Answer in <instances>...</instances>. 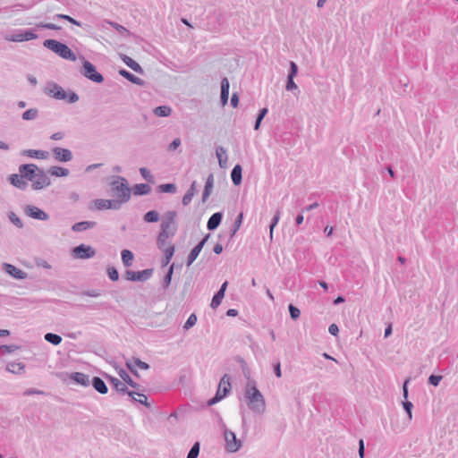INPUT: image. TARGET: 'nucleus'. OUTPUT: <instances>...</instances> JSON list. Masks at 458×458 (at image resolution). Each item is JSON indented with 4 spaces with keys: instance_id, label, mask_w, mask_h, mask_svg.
I'll return each mask as SVG.
<instances>
[{
    "instance_id": "f257e3e1",
    "label": "nucleus",
    "mask_w": 458,
    "mask_h": 458,
    "mask_svg": "<svg viewBox=\"0 0 458 458\" xmlns=\"http://www.w3.org/2000/svg\"><path fill=\"white\" fill-rule=\"evenodd\" d=\"M248 381L244 388V396L250 410L258 414H262L266 411V401L257 386V382L250 379L248 376Z\"/></svg>"
},
{
    "instance_id": "f03ea898",
    "label": "nucleus",
    "mask_w": 458,
    "mask_h": 458,
    "mask_svg": "<svg viewBox=\"0 0 458 458\" xmlns=\"http://www.w3.org/2000/svg\"><path fill=\"white\" fill-rule=\"evenodd\" d=\"M112 196L120 200L123 204L126 203L131 199V189L129 183L124 177L116 176L111 183Z\"/></svg>"
},
{
    "instance_id": "7ed1b4c3",
    "label": "nucleus",
    "mask_w": 458,
    "mask_h": 458,
    "mask_svg": "<svg viewBox=\"0 0 458 458\" xmlns=\"http://www.w3.org/2000/svg\"><path fill=\"white\" fill-rule=\"evenodd\" d=\"M43 46L65 60L76 61V55L63 42L56 39H46Z\"/></svg>"
},
{
    "instance_id": "20e7f679",
    "label": "nucleus",
    "mask_w": 458,
    "mask_h": 458,
    "mask_svg": "<svg viewBox=\"0 0 458 458\" xmlns=\"http://www.w3.org/2000/svg\"><path fill=\"white\" fill-rule=\"evenodd\" d=\"M81 73L93 82L102 83L104 81V76L98 72L96 66L91 62L86 60L84 57H82Z\"/></svg>"
},
{
    "instance_id": "39448f33",
    "label": "nucleus",
    "mask_w": 458,
    "mask_h": 458,
    "mask_svg": "<svg viewBox=\"0 0 458 458\" xmlns=\"http://www.w3.org/2000/svg\"><path fill=\"white\" fill-rule=\"evenodd\" d=\"M104 376L108 380V382L111 384L112 387L118 394H128L131 401H136V398L134 397L136 392L129 390L127 386L123 381H121L120 379L116 378L115 377H113L106 373H105Z\"/></svg>"
},
{
    "instance_id": "423d86ee",
    "label": "nucleus",
    "mask_w": 458,
    "mask_h": 458,
    "mask_svg": "<svg viewBox=\"0 0 458 458\" xmlns=\"http://www.w3.org/2000/svg\"><path fill=\"white\" fill-rule=\"evenodd\" d=\"M153 273V268H146L141 271L126 270L123 276L127 281L145 282L152 276Z\"/></svg>"
},
{
    "instance_id": "0eeeda50",
    "label": "nucleus",
    "mask_w": 458,
    "mask_h": 458,
    "mask_svg": "<svg viewBox=\"0 0 458 458\" xmlns=\"http://www.w3.org/2000/svg\"><path fill=\"white\" fill-rule=\"evenodd\" d=\"M72 256L73 259H88L96 255V250L90 245L81 243L72 249Z\"/></svg>"
},
{
    "instance_id": "6e6552de",
    "label": "nucleus",
    "mask_w": 458,
    "mask_h": 458,
    "mask_svg": "<svg viewBox=\"0 0 458 458\" xmlns=\"http://www.w3.org/2000/svg\"><path fill=\"white\" fill-rule=\"evenodd\" d=\"M50 184V177L42 168H39L37 176L33 179V182H31V188L35 191H40L48 187Z\"/></svg>"
},
{
    "instance_id": "1a4fd4ad",
    "label": "nucleus",
    "mask_w": 458,
    "mask_h": 458,
    "mask_svg": "<svg viewBox=\"0 0 458 458\" xmlns=\"http://www.w3.org/2000/svg\"><path fill=\"white\" fill-rule=\"evenodd\" d=\"M44 92L45 94L58 100L66 99V91L63 89V87L54 81L47 82Z\"/></svg>"
},
{
    "instance_id": "9d476101",
    "label": "nucleus",
    "mask_w": 458,
    "mask_h": 458,
    "mask_svg": "<svg viewBox=\"0 0 458 458\" xmlns=\"http://www.w3.org/2000/svg\"><path fill=\"white\" fill-rule=\"evenodd\" d=\"M40 167L35 164H22L19 166L21 177L24 180L33 182Z\"/></svg>"
},
{
    "instance_id": "9b49d317",
    "label": "nucleus",
    "mask_w": 458,
    "mask_h": 458,
    "mask_svg": "<svg viewBox=\"0 0 458 458\" xmlns=\"http://www.w3.org/2000/svg\"><path fill=\"white\" fill-rule=\"evenodd\" d=\"M123 203L116 199H97L94 200V206L98 210L102 209H114L119 210L122 208Z\"/></svg>"
},
{
    "instance_id": "f8f14e48",
    "label": "nucleus",
    "mask_w": 458,
    "mask_h": 458,
    "mask_svg": "<svg viewBox=\"0 0 458 458\" xmlns=\"http://www.w3.org/2000/svg\"><path fill=\"white\" fill-rule=\"evenodd\" d=\"M177 216L176 211H167L164 214L162 222L160 225V229L165 230L166 232H171L173 228L175 229V233L177 232V225L175 223V217Z\"/></svg>"
},
{
    "instance_id": "ddd939ff",
    "label": "nucleus",
    "mask_w": 458,
    "mask_h": 458,
    "mask_svg": "<svg viewBox=\"0 0 458 458\" xmlns=\"http://www.w3.org/2000/svg\"><path fill=\"white\" fill-rule=\"evenodd\" d=\"M225 439L226 442V450L228 452L235 453L240 449L242 443L239 439H237L234 432L225 429Z\"/></svg>"
},
{
    "instance_id": "4468645a",
    "label": "nucleus",
    "mask_w": 458,
    "mask_h": 458,
    "mask_svg": "<svg viewBox=\"0 0 458 458\" xmlns=\"http://www.w3.org/2000/svg\"><path fill=\"white\" fill-rule=\"evenodd\" d=\"M210 237V234H206L198 243L196 246L193 247V249L191 250L190 254L188 255L186 265L187 267H190L198 258L200 251L202 250L204 245L208 242V238Z\"/></svg>"
},
{
    "instance_id": "2eb2a0df",
    "label": "nucleus",
    "mask_w": 458,
    "mask_h": 458,
    "mask_svg": "<svg viewBox=\"0 0 458 458\" xmlns=\"http://www.w3.org/2000/svg\"><path fill=\"white\" fill-rule=\"evenodd\" d=\"M24 212L28 216L34 218V219H38V220H41V221H47L49 219V215L36 206H32V205L26 206L24 208Z\"/></svg>"
},
{
    "instance_id": "dca6fc26",
    "label": "nucleus",
    "mask_w": 458,
    "mask_h": 458,
    "mask_svg": "<svg viewBox=\"0 0 458 458\" xmlns=\"http://www.w3.org/2000/svg\"><path fill=\"white\" fill-rule=\"evenodd\" d=\"M54 158L58 162H69L72 159V152L69 148L55 147L52 148Z\"/></svg>"
},
{
    "instance_id": "f3484780",
    "label": "nucleus",
    "mask_w": 458,
    "mask_h": 458,
    "mask_svg": "<svg viewBox=\"0 0 458 458\" xmlns=\"http://www.w3.org/2000/svg\"><path fill=\"white\" fill-rule=\"evenodd\" d=\"M38 38V35L32 30H21L19 33L12 35L8 40L13 42L29 41Z\"/></svg>"
},
{
    "instance_id": "a211bd4d",
    "label": "nucleus",
    "mask_w": 458,
    "mask_h": 458,
    "mask_svg": "<svg viewBox=\"0 0 458 458\" xmlns=\"http://www.w3.org/2000/svg\"><path fill=\"white\" fill-rule=\"evenodd\" d=\"M69 378L77 385L82 386H90L91 379H89V376L82 372H72L70 374Z\"/></svg>"
},
{
    "instance_id": "6ab92c4d",
    "label": "nucleus",
    "mask_w": 458,
    "mask_h": 458,
    "mask_svg": "<svg viewBox=\"0 0 458 458\" xmlns=\"http://www.w3.org/2000/svg\"><path fill=\"white\" fill-rule=\"evenodd\" d=\"M21 155L38 159H47L49 157V152L41 149H24L21 152Z\"/></svg>"
},
{
    "instance_id": "aec40b11",
    "label": "nucleus",
    "mask_w": 458,
    "mask_h": 458,
    "mask_svg": "<svg viewBox=\"0 0 458 458\" xmlns=\"http://www.w3.org/2000/svg\"><path fill=\"white\" fill-rule=\"evenodd\" d=\"M9 182L19 190L25 191L28 188V182L21 177V174H13L8 177Z\"/></svg>"
},
{
    "instance_id": "412c9836",
    "label": "nucleus",
    "mask_w": 458,
    "mask_h": 458,
    "mask_svg": "<svg viewBox=\"0 0 458 458\" xmlns=\"http://www.w3.org/2000/svg\"><path fill=\"white\" fill-rule=\"evenodd\" d=\"M90 385H92L93 388L101 394H106L108 392L106 384L99 377H93L90 380Z\"/></svg>"
},
{
    "instance_id": "4be33fe9",
    "label": "nucleus",
    "mask_w": 458,
    "mask_h": 458,
    "mask_svg": "<svg viewBox=\"0 0 458 458\" xmlns=\"http://www.w3.org/2000/svg\"><path fill=\"white\" fill-rule=\"evenodd\" d=\"M4 268L6 273H8L11 276H13L15 279H25L27 276V274L24 271L16 267L13 265L5 263Z\"/></svg>"
},
{
    "instance_id": "5701e85b",
    "label": "nucleus",
    "mask_w": 458,
    "mask_h": 458,
    "mask_svg": "<svg viewBox=\"0 0 458 458\" xmlns=\"http://www.w3.org/2000/svg\"><path fill=\"white\" fill-rule=\"evenodd\" d=\"M230 83L227 78H223L221 81V95L220 101L222 106H225L229 98Z\"/></svg>"
},
{
    "instance_id": "b1692460",
    "label": "nucleus",
    "mask_w": 458,
    "mask_h": 458,
    "mask_svg": "<svg viewBox=\"0 0 458 458\" xmlns=\"http://www.w3.org/2000/svg\"><path fill=\"white\" fill-rule=\"evenodd\" d=\"M222 219H223L222 212L214 213L208 220L207 228L209 231L216 230L220 225Z\"/></svg>"
},
{
    "instance_id": "393cba45",
    "label": "nucleus",
    "mask_w": 458,
    "mask_h": 458,
    "mask_svg": "<svg viewBox=\"0 0 458 458\" xmlns=\"http://www.w3.org/2000/svg\"><path fill=\"white\" fill-rule=\"evenodd\" d=\"M97 225V222L95 221H81L75 223L72 226V230L76 233L84 232L89 229L94 228Z\"/></svg>"
},
{
    "instance_id": "a878e982",
    "label": "nucleus",
    "mask_w": 458,
    "mask_h": 458,
    "mask_svg": "<svg viewBox=\"0 0 458 458\" xmlns=\"http://www.w3.org/2000/svg\"><path fill=\"white\" fill-rule=\"evenodd\" d=\"M119 74L133 84H136L138 86L145 85V81L142 79L135 76L134 74H132L125 69L119 70Z\"/></svg>"
},
{
    "instance_id": "bb28decb",
    "label": "nucleus",
    "mask_w": 458,
    "mask_h": 458,
    "mask_svg": "<svg viewBox=\"0 0 458 458\" xmlns=\"http://www.w3.org/2000/svg\"><path fill=\"white\" fill-rule=\"evenodd\" d=\"M231 179L235 186H238L242 183V167L241 165L237 164L233 166V168L231 171Z\"/></svg>"
},
{
    "instance_id": "cd10ccee",
    "label": "nucleus",
    "mask_w": 458,
    "mask_h": 458,
    "mask_svg": "<svg viewBox=\"0 0 458 458\" xmlns=\"http://www.w3.org/2000/svg\"><path fill=\"white\" fill-rule=\"evenodd\" d=\"M216 155L218 159L219 166L221 168L226 167L228 160L227 150L222 146H217L216 148Z\"/></svg>"
},
{
    "instance_id": "c85d7f7f",
    "label": "nucleus",
    "mask_w": 458,
    "mask_h": 458,
    "mask_svg": "<svg viewBox=\"0 0 458 458\" xmlns=\"http://www.w3.org/2000/svg\"><path fill=\"white\" fill-rule=\"evenodd\" d=\"M122 60L128 67H130L135 72H138L140 74L144 73V70L142 69V67L130 56L126 55H122Z\"/></svg>"
},
{
    "instance_id": "c756f323",
    "label": "nucleus",
    "mask_w": 458,
    "mask_h": 458,
    "mask_svg": "<svg viewBox=\"0 0 458 458\" xmlns=\"http://www.w3.org/2000/svg\"><path fill=\"white\" fill-rule=\"evenodd\" d=\"M213 186H214V175H213V174H210L206 180L204 191L202 193V202L207 201L208 198L210 196V194L212 192Z\"/></svg>"
},
{
    "instance_id": "7c9ffc66",
    "label": "nucleus",
    "mask_w": 458,
    "mask_h": 458,
    "mask_svg": "<svg viewBox=\"0 0 458 458\" xmlns=\"http://www.w3.org/2000/svg\"><path fill=\"white\" fill-rule=\"evenodd\" d=\"M151 191V187L148 183H137L132 187V192L135 196L148 195Z\"/></svg>"
},
{
    "instance_id": "2f4dec72",
    "label": "nucleus",
    "mask_w": 458,
    "mask_h": 458,
    "mask_svg": "<svg viewBox=\"0 0 458 458\" xmlns=\"http://www.w3.org/2000/svg\"><path fill=\"white\" fill-rule=\"evenodd\" d=\"M197 191V183L195 181L192 182L190 188L188 189L187 192L184 194L182 199V203L184 206H187L191 203L192 198L194 197L195 193Z\"/></svg>"
},
{
    "instance_id": "473e14b6",
    "label": "nucleus",
    "mask_w": 458,
    "mask_h": 458,
    "mask_svg": "<svg viewBox=\"0 0 458 458\" xmlns=\"http://www.w3.org/2000/svg\"><path fill=\"white\" fill-rule=\"evenodd\" d=\"M117 372L126 386H130L132 388H138L140 386L123 369H120Z\"/></svg>"
},
{
    "instance_id": "72a5a7b5",
    "label": "nucleus",
    "mask_w": 458,
    "mask_h": 458,
    "mask_svg": "<svg viewBox=\"0 0 458 458\" xmlns=\"http://www.w3.org/2000/svg\"><path fill=\"white\" fill-rule=\"evenodd\" d=\"M48 173L52 176L65 177L69 174L70 171L68 168L54 165L49 168Z\"/></svg>"
},
{
    "instance_id": "f704fd0d",
    "label": "nucleus",
    "mask_w": 458,
    "mask_h": 458,
    "mask_svg": "<svg viewBox=\"0 0 458 458\" xmlns=\"http://www.w3.org/2000/svg\"><path fill=\"white\" fill-rule=\"evenodd\" d=\"M121 258L123 266L129 267L132 265L134 254L130 250H123L121 252Z\"/></svg>"
},
{
    "instance_id": "c9c22d12",
    "label": "nucleus",
    "mask_w": 458,
    "mask_h": 458,
    "mask_svg": "<svg viewBox=\"0 0 458 458\" xmlns=\"http://www.w3.org/2000/svg\"><path fill=\"white\" fill-rule=\"evenodd\" d=\"M25 365L21 362H9L6 365V369L13 374H21L24 372Z\"/></svg>"
},
{
    "instance_id": "e433bc0d",
    "label": "nucleus",
    "mask_w": 458,
    "mask_h": 458,
    "mask_svg": "<svg viewBox=\"0 0 458 458\" xmlns=\"http://www.w3.org/2000/svg\"><path fill=\"white\" fill-rule=\"evenodd\" d=\"M153 113L159 117H167L172 113V108L168 106H159L154 108Z\"/></svg>"
},
{
    "instance_id": "4c0bfd02",
    "label": "nucleus",
    "mask_w": 458,
    "mask_h": 458,
    "mask_svg": "<svg viewBox=\"0 0 458 458\" xmlns=\"http://www.w3.org/2000/svg\"><path fill=\"white\" fill-rule=\"evenodd\" d=\"M243 220V213H240L234 220V223L230 230V239H232L237 231L240 229Z\"/></svg>"
},
{
    "instance_id": "58836bf2",
    "label": "nucleus",
    "mask_w": 458,
    "mask_h": 458,
    "mask_svg": "<svg viewBox=\"0 0 458 458\" xmlns=\"http://www.w3.org/2000/svg\"><path fill=\"white\" fill-rule=\"evenodd\" d=\"M159 213L156 210H149L143 216V220L146 223H156L159 220Z\"/></svg>"
},
{
    "instance_id": "ea45409f",
    "label": "nucleus",
    "mask_w": 458,
    "mask_h": 458,
    "mask_svg": "<svg viewBox=\"0 0 458 458\" xmlns=\"http://www.w3.org/2000/svg\"><path fill=\"white\" fill-rule=\"evenodd\" d=\"M44 339L52 344L53 345H58L62 343V337L57 335V334H54V333H47L45 335H44Z\"/></svg>"
},
{
    "instance_id": "a19ab883",
    "label": "nucleus",
    "mask_w": 458,
    "mask_h": 458,
    "mask_svg": "<svg viewBox=\"0 0 458 458\" xmlns=\"http://www.w3.org/2000/svg\"><path fill=\"white\" fill-rule=\"evenodd\" d=\"M267 113H268V109L267 107H263V108L259 109V111L257 114V117H256L255 123H254L255 131H258L260 128L261 122L264 119V117L267 114Z\"/></svg>"
},
{
    "instance_id": "79ce46f5",
    "label": "nucleus",
    "mask_w": 458,
    "mask_h": 458,
    "mask_svg": "<svg viewBox=\"0 0 458 458\" xmlns=\"http://www.w3.org/2000/svg\"><path fill=\"white\" fill-rule=\"evenodd\" d=\"M38 116V110L37 108H30L21 114V118L25 121L35 120Z\"/></svg>"
},
{
    "instance_id": "37998d69",
    "label": "nucleus",
    "mask_w": 458,
    "mask_h": 458,
    "mask_svg": "<svg viewBox=\"0 0 458 458\" xmlns=\"http://www.w3.org/2000/svg\"><path fill=\"white\" fill-rule=\"evenodd\" d=\"M224 297L225 294L223 293V292L217 291L211 300L210 307L214 310L216 309L221 304Z\"/></svg>"
},
{
    "instance_id": "c03bdc74",
    "label": "nucleus",
    "mask_w": 458,
    "mask_h": 458,
    "mask_svg": "<svg viewBox=\"0 0 458 458\" xmlns=\"http://www.w3.org/2000/svg\"><path fill=\"white\" fill-rule=\"evenodd\" d=\"M174 264L173 263V264L169 267V268H168V270H167L166 274H165V276H164V280H163L162 286H163V288H165H165H167V287L170 285V284H171L172 277H173V274H174Z\"/></svg>"
},
{
    "instance_id": "a18cd8bd",
    "label": "nucleus",
    "mask_w": 458,
    "mask_h": 458,
    "mask_svg": "<svg viewBox=\"0 0 458 458\" xmlns=\"http://www.w3.org/2000/svg\"><path fill=\"white\" fill-rule=\"evenodd\" d=\"M157 191L159 192H164V193H175V191H176V185L174 183L160 184L157 187Z\"/></svg>"
},
{
    "instance_id": "49530a36",
    "label": "nucleus",
    "mask_w": 458,
    "mask_h": 458,
    "mask_svg": "<svg viewBox=\"0 0 458 458\" xmlns=\"http://www.w3.org/2000/svg\"><path fill=\"white\" fill-rule=\"evenodd\" d=\"M280 216H281V211L280 209H277L270 222V225H269V231H270V239L272 240L273 239V231H274V228L276 226V225L278 224L279 220H280Z\"/></svg>"
},
{
    "instance_id": "de8ad7c7",
    "label": "nucleus",
    "mask_w": 458,
    "mask_h": 458,
    "mask_svg": "<svg viewBox=\"0 0 458 458\" xmlns=\"http://www.w3.org/2000/svg\"><path fill=\"white\" fill-rule=\"evenodd\" d=\"M54 19H60V20H65L67 21H69L70 23L73 24V25H76V26H79V27H81V22L73 19L72 17L67 15V14H62V13H57L54 16Z\"/></svg>"
},
{
    "instance_id": "09e8293b",
    "label": "nucleus",
    "mask_w": 458,
    "mask_h": 458,
    "mask_svg": "<svg viewBox=\"0 0 458 458\" xmlns=\"http://www.w3.org/2000/svg\"><path fill=\"white\" fill-rule=\"evenodd\" d=\"M199 449H200V444L199 442H195L191 448L190 449L188 454H187V458H198L199 456Z\"/></svg>"
},
{
    "instance_id": "8fccbe9b",
    "label": "nucleus",
    "mask_w": 458,
    "mask_h": 458,
    "mask_svg": "<svg viewBox=\"0 0 458 458\" xmlns=\"http://www.w3.org/2000/svg\"><path fill=\"white\" fill-rule=\"evenodd\" d=\"M140 173L141 174V176L148 182H150V183H154L155 182V177L153 176V174H151V172L146 168V167H141L140 168Z\"/></svg>"
},
{
    "instance_id": "3c124183",
    "label": "nucleus",
    "mask_w": 458,
    "mask_h": 458,
    "mask_svg": "<svg viewBox=\"0 0 458 458\" xmlns=\"http://www.w3.org/2000/svg\"><path fill=\"white\" fill-rule=\"evenodd\" d=\"M106 274H107V276L109 277V279L111 281H113V282L118 281V279H119V272H118V270L114 267H113V266L108 267L106 268Z\"/></svg>"
},
{
    "instance_id": "603ef678",
    "label": "nucleus",
    "mask_w": 458,
    "mask_h": 458,
    "mask_svg": "<svg viewBox=\"0 0 458 458\" xmlns=\"http://www.w3.org/2000/svg\"><path fill=\"white\" fill-rule=\"evenodd\" d=\"M224 398L225 397L222 395V393H221V387L218 386V389H217L216 394L208 401L207 404H208V406H212V405L217 403L218 402H220L221 400H223Z\"/></svg>"
},
{
    "instance_id": "864d4df0",
    "label": "nucleus",
    "mask_w": 458,
    "mask_h": 458,
    "mask_svg": "<svg viewBox=\"0 0 458 458\" xmlns=\"http://www.w3.org/2000/svg\"><path fill=\"white\" fill-rule=\"evenodd\" d=\"M224 398L225 397L222 395V393H221V387L218 386V389H217L216 394L208 401L207 404H208V406H212V405L217 403L218 402H220L221 400H223Z\"/></svg>"
},
{
    "instance_id": "5fc2aeb1",
    "label": "nucleus",
    "mask_w": 458,
    "mask_h": 458,
    "mask_svg": "<svg viewBox=\"0 0 458 458\" xmlns=\"http://www.w3.org/2000/svg\"><path fill=\"white\" fill-rule=\"evenodd\" d=\"M175 235V229L173 228L171 230V232H166L165 230H161L160 229V232L157 235V240H159L160 242L161 241H167L168 238L170 237H174Z\"/></svg>"
},
{
    "instance_id": "6e6d98bb",
    "label": "nucleus",
    "mask_w": 458,
    "mask_h": 458,
    "mask_svg": "<svg viewBox=\"0 0 458 458\" xmlns=\"http://www.w3.org/2000/svg\"><path fill=\"white\" fill-rule=\"evenodd\" d=\"M37 29H47L54 30H60L62 28L55 23L50 22H38L36 24Z\"/></svg>"
},
{
    "instance_id": "4d7b16f0",
    "label": "nucleus",
    "mask_w": 458,
    "mask_h": 458,
    "mask_svg": "<svg viewBox=\"0 0 458 458\" xmlns=\"http://www.w3.org/2000/svg\"><path fill=\"white\" fill-rule=\"evenodd\" d=\"M402 404H403V410L407 413L409 420H411L412 419V409H413L412 403L408 400H404V401H403Z\"/></svg>"
},
{
    "instance_id": "13d9d810",
    "label": "nucleus",
    "mask_w": 458,
    "mask_h": 458,
    "mask_svg": "<svg viewBox=\"0 0 458 458\" xmlns=\"http://www.w3.org/2000/svg\"><path fill=\"white\" fill-rule=\"evenodd\" d=\"M288 310L292 319L296 320L301 316V310L293 304H289Z\"/></svg>"
},
{
    "instance_id": "bf43d9fd",
    "label": "nucleus",
    "mask_w": 458,
    "mask_h": 458,
    "mask_svg": "<svg viewBox=\"0 0 458 458\" xmlns=\"http://www.w3.org/2000/svg\"><path fill=\"white\" fill-rule=\"evenodd\" d=\"M9 219L18 228L23 227V223L21 219L14 212L9 213Z\"/></svg>"
},
{
    "instance_id": "052dcab7",
    "label": "nucleus",
    "mask_w": 458,
    "mask_h": 458,
    "mask_svg": "<svg viewBox=\"0 0 458 458\" xmlns=\"http://www.w3.org/2000/svg\"><path fill=\"white\" fill-rule=\"evenodd\" d=\"M196 323H197V316H196V314L192 313L190 315V317L186 320V322L183 326V329L189 330L190 328L194 327L196 325Z\"/></svg>"
},
{
    "instance_id": "680f3d73",
    "label": "nucleus",
    "mask_w": 458,
    "mask_h": 458,
    "mask_svg": "<svg viewBox=\"0 0 458 458\" xmlns=\"http://www.w3.org/2000/svg\"><path fill=\"white\" fill-rule=\"evenodd\" d=\"M297 73H298V65L296 64L295 62L290 61L287 78L294 79V77L297 75Z\"/></svg>"
},
{
    "instance_id": "e2e57ef3",
    "label": "nucleus",
    "mask_w": 458,
    "mask_h": 458,
    "mask_svg": "<svg viewBox=\"0 0 458 458\" xmlns=\"http://www.w3.org/2000/svg\"><path fill=\"white\" fill-rule=\"evenodd\" d=\"M442 378L443 377L441 375L431 374L428 378V383L431 386H437Z\"/></svg>"
},
{
    "instance_id": "0e129e2a",
    "label": "nucleus",
    "mask_w": 458,
    "mask_h": 458,
    "mask_svg": "<svg viewBox=\"0 0 458 458\" xmlns=\"http://www.w3.org/2000/svg\"><path fill=\"white\" fill-rule=\"evenodd\" d=\"M80 294L81 296H89V297L97 298V297H99L102 294V293L100 290L91 289V290L83 291Z\"/></svg>"
},
{
    "instance_id": "69168bd1",
    "label": "nucleus",
    "mask_w": 458,
    "mask_h": 458,
    "mask_svg": "<svg viewBox=\"0 0 458 458\" xmlns=\"http://www.w3.org/2000/svg\"><path fill=\"white\" fill-rule=\"evenodd\" d=\"M65 100L69 104H74L79 100V95L76 92L70 90L69 92H66V99Z\"/></svg>"
},
{
    "instance_id": "338daca9",
    "label": "nucleus",
    "mask_w": 458,
    "mask_h": 458,
    "mask_svg": "<svg viewBox=\"0 0 458 458\" xmlns=\"http://www.w3.org/2000/svg\"><path fill=\"white\" fill-rule=\"evenodd\" d=\"M20 349V346L16 344H4L0 346V350H2L5 353H11L14 351Z\"/></svg>"
},
{
    "instance_id": "774afa93",
    "label": "nucleus",
    "mask_w": 458,
    "mask_h": 458,
    "mask_svg": "<svg viewBox=\"0 0 458 458\" xmlns=\"http://www.w3.org/2000/svg\"><path fill=\"white\" fill-rule=\"evenodd\" d=\"M175 248L173 244H169L166 249H164V256L172 259L174 254Z\"/></svg>"
}]
</instances>
